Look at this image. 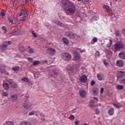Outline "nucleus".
<instances>
[{"mask_svg":"<svg viewBox=\"0 0 125 125\" xmlns=\"http://www.w3.org/2000/svg\"><path fill=\"white\" fill-rule=\"evenodd\" d=\"M29 0L30 1H31V0H25V3H26V4L28 3V2H29Z\"/></svg>","mask_w":125,"mask_h":125,"instance_id":"680f3d73","label":"nucleus"},{"mask_svg":"<svg viewBox=\"0 0 125 125\" xmlns=\"http://www.w3.org/2000/svg\"><path fill=\"white\" fill-rule=\"evenodd\" d=\"M65 36L68 37L69 39H75L76 37L77 38H80V36H78L77 34H74L72 32L70 31L65 32L64 33Z\"/></svg>","mask_w":125,"mask_h":125,"instance_id":"20e7f679","label":"nucleus"},{"mask_svg":"<svg viewBox=\"0 0 125 125\" xmlns=\"http://www.w3.org/2000/svg\"><path fill=\"white\" fill-rule=\"evenodd\" d=\"M3 125H8L6 122H5Z\"/></svg>","mask_w":125,"mask_h":125,"instance_id":"69168bd1","label":"nucleus"},{"mask_svg":"<svg viewBox=\"0 0 125 125\" xmlns=\"http://www.w3.org/2000/svg\"><path fill=\"white\" fill-rule=\"evenodd\" d=\"M103 8H104V9H105L106 12H109V11L111 10V9H110V7H109V6H108V5H104L103 6Z\"/></svg>","mask_w":125,"mask_h":125,"instance_id":"412c9836","label":"nucleus"},{"mask_svg":"<svg viewBox=\"0 0 125 125\" xmlns=\"http://www.w3.org/2000/svg\"><path fill=\"white\" fill-rule=\"evenodd\" d=\"M97 77L99 81H102V75L100 73L97 74Z\"/></svg>","mask_w":125,"mask_h":125,"instance_id":"bb28decb","label":"nucleus"},{"mask_svg":"<svg viewBox=\"0 0 125 125\" xmlns=\"http://www.w3.org/2000/svg\"><path fill=\"white\" fill-rule=\"evenodd\" d=\"M0 71L1 73H2V74H6L7 75L9 74V73H8L7 72H6V70H5V69H0Z\"/></svg>","mask_w":125,"mask_h":125,"instance_id":"2f4dec72","label":"nucleus"},{"mask_svg":"<svg viewBox=\"0 0 125 125\" xmlns=\"http://www.w3.org/2000/svg\"><path fill=\"white\" fill-rule=\"evenodd\" d=\"M94 84H95V81H92L91 82V85H92V86H93V85H94Z\"/></svg>","mask_w":125,"mask_h":125,"instance_id":"5fc2aeb1","label":"nucleus"},{"mask_svg":"<svg viewBox=\"0 0 125 125\" xmlns=\"http://www.w3.org/2000/svg\"><path fill=\"white\" fill-rule=\"evenodd\" d=\"M125 72L123 71H119L116 74L117 78L118 79H122L123 77L125 76Z\"/></svg>","mask_w":125,"mask_h":125,"instance_id":"423d86ee","label":"nucleus"},{"mask_svg":"<svg viewBox=\"0 0 125 125\" xmlns=\"http://www.w3.org/2000/svg\"><path fill=\"white\" fill-rule=\"evenodd\" d=\"M124 43L122 42H118L114 45V48L117 51H120L124 49Z\"/></svg>","mask_w":125,"mask_h":125,"instance_id":"f03ea898","label":"nucleus"},{"mask_svg":"<svg viewBox=\"0 0 125 125\" xmlns=\"http://www.w3.org/2000/svg\"><path fill=\"white\" fill-rule=\"evenodd\" d=\"M80 52H81V53H83V51H82V50H79Z\"/></svg>","mask_w":125,"mask_h":125,"instance_id":"774afa93","label":"nucleus"},{"mask_svg":"<svg viewBox=\"0 0 125 125\" xmlns=\"http://www.w3.org/2000/svg\"><path fill=\"white\" fill-rule=\"evenodd\" d=\"M20 69V67L18 66H17L13 67L12 68V70L13 71H15V72H16L17 71H19Z\"/></svg>","mask_w":125,"mask_h":125,"instance_id":"5701e85b","label":"nucleus"},{"mask_svg":"<svg viewBox=\"0 0 125 125\" xmlns=\"http://www.w3.org/2000/svg\"><path fill=\"white\" fill-rule=\"evenodd\" d=\"M62 41L66 45H67V44H69V40H68L67 38H62Z\"/></svg>","mask_w":125,"mask_h":125,"instance_id":"4be33fe9","label":"nucleus"},{"mask_svg":"<svg viewBox=\"0 0 125 125\" xmlns=\"http://www.w3.org/2000/svg\"><path fill=\"white\" fill-rule=\"evenodd\" d=\"M69 120H70V121H74L75 120V116L73 115H71L68 117Z\"/></svg>","mask_w":125,"mask_h":125,"instance_id":"473e14b6","label":"nucleus"},{"mask_svg":"<svg viewBox=\"0 0 125 125\" xmlns=\"http://www.w3.org/2000/svg\"><path fill=\"white\" fill-rule=\"evenodd\" d=\"M50 51H51V52H53V53H55V52H56V50H55V49H54V48H51L50 49Z\"/></svg>","mask_w":125,"mask_h":125,"instance_id":"3c124183","label":"nucleus"},{"mask_svg":"<svg viewBox=\"0 0 125 125\" xmlns=\"http://www.w3.org/2000/svg\"><path fill=\"white\" fill-rule=\"evenodd\" d=\"M100 92H101V93H102L103 92H104V88H101Z\"/></svg>","mask_w":125,"mask_h":125,"instance_id":"13d9d810","label":"nucleus"},{"mask_svg":"<svg viewBox=\"0 0 125 125\" xmlns=\"http://www.w3.org/2000/svg\"><path fill=\"white\" fill-rule=\"evenodd\" d=\"M113 44V41L112 40H109V43H107L106 45L107 47H111L112 46V44Z\"/></svg>","mask_w":125,"mask_h":125,"instance_id":"393cba45","label":"nucleus"},{"mask_svg":"<svg viewBox=\"0 0 125 125\" xmlns=\"http://www.w3.org/2000/svg\"><path fill=\"white\" fill-rule=\"evenodd\" d=\"M107 53L108 54H109L110 55H111V54H112V51H111L110 50H108L107 51Z\"/></svg>","mask_w":125,"mask_h":125,"instance_id":"bf43d9fd","label":"nucleus"},{"mask_svg":"<svg viewBox=\"0 0 125 125\" xmlns=\"http://www.w3.org/2000/svg\"><path fill=\"white\" fill-rule=\"evenodd\" d=\"M100 55V53H99V51H96L95 53V56H99Z\"/></svg>","mask_w":125,"mask_h":125,"instance_id":"c03bdc74","label":"nucleus"},{"mask_svg":"<svg viewBox=\"0 0 125 125\" xmlns=\"http://www.w3.org/2000/svg\"><path fill=\"white\" fill-rule=\"evenodd\" d=\"M5 45H7V46L8 45H10V44L11 43V41L6 42H5Z\"/></svg>","mask_w":125,"mask_h":125,"instance_id":"79ce46f5","label":"nucleus"},{"mask_svg":"<svg viewBox=\"0 0 125 125\" xmlns=\"http://www.w3.org/2000/svg\"><path fill=\"white\" fill-rule=\"evenodd\" d=\"M118 56L120 59L123 60L125 59V52L124 51H121L119 53Z\"/></svg>","mask_w":125,"mask_h":125,"instance_id":"9d476101","label":"nucleus"},{"mask_svg":"<svg viewBox=\"0 0 125 125\" xmlns=\"http://www.w3.org/2000/svg\"><path fill=\"white\" fill-rule=\"evenodd\" d=\"M13 34V35H20L23 34V32L22 30H21V29H19L17 31H14Z\"/></svg>","mask_w":125,"mask_h":125,"instance_id":"ddd939ff","label":"nucleus"},{"mask_svg":"<svg viewBox=\"0 0 125 125\" xmlns=\"http://www.w3.org/2000/svg\"><path fill=\"white\" fill-rule=\"evenodd\" d=\"M92 41L94 42H97V38L96 37H94Z\"/></svg>","mask_w":125,"mask_h":125,"instance_id":"864d4df0","label":"nucleus"},{"mask_svg":"<svg viewBox=\"0 0 125 125\" xmlns=\"http://www.w3.org/2000/svg\"><path fill=\"white\" fill-rule=\"evenodd\" d=\"M99 89L96 87H94L93 88V94L94 95H97L98 94V91Z\"/></svg>","mask_w":125,"mask_h":125,"instance_id":"a211bd4d","label":"nucleus"},{"mask_svg":"<svg viewBox=\"0 0 125 125\" xmlns=\"http://www.w3.org/2000/svg\"><path fill=\"white\" fill-rule=\"evenodd\" d=\"M21 21H25V19L22 18V19L21 20Z\"/></svg>","mask_w":125,"mask_h":125,"instance_id":"0e129e2a","label":"nucleus"},{"mask_svg":"<svg viewBox=\"0 0 125 125\" xmlns=\"http://www.w3.org/2000/svg\"><path fill=\"white\" fill-rule=\"evenodd\" d=\"M90 106V107H92L93 108H94V107H95V105L93 104H91Z\"/></svg>","mask_w":125,"mask_h":125,"instance_id":"052dcab7","label":"nucleus"},{"mask_svg":"<svg viewBox=\"0 0 125 125\" xmlns=\"http://www.w3.org/2000/svg\"><path fill=\"white\" fill-rule=\"evenodd\" d=\"M116 87H117V89H119V90L124 89V86L123 85H117Z\"/></svg>","mask_w":125,"mask_h":125,"instance_id":"c756f323","label":"nucleus"},{"mask_svg":"<svg viewBox=\"0 0 125 125\" xmlns=\"http://www.w3.org/2000/svg\"><path fill=\"white\" fill-rule=\"evenodd\" d=\"M39 64H40V61H36L33 62V66H37Z\"/></svg>","mask_w":125,"mask_h":125,"instance_id":"f704fd0d","label":"nucleus"},{"mask_svg":"<svg viewBox=\"0 0 125 125\" xmlns=\"http://www.w3.org/2000/svg\"><path fill=\"white\" fill-rule=\"evenodd\" d=\"M61 5L63 8L67 15H73L76 12V6L69 0H62L61 1Z\"/></svg>","mask_w":125,"mask_h":125,"instance_id":"f257e3e1","label":"nucleus"},{"mask_svg":"<svg viewBox=\"0 0 125 125\" xmlns=\"http://www.w3.org/2000/svg\"><path fill=\"white\" fill-rule=\"evenodd\" d=\"M7 82L12 87L14 88H17L18 87V84L15 81H14L13 80L9 79L7 80Z\"/></svg>","mask_w":125,"mask_h":125,"instance_id":"39448f33","label":"nucleus"},{"mask_svg":"<svg viewBox=\"0 0 125 125\" xmlns=\"http://www.w3.org/2000/svg\"><path fill=\"white\" fill-rule=\"evenodd\" d=\"M20 125H32V124L29 122H26L25 121H22L20 123Z\"/></svg>","mask_w":125,"mask_h":125,"instance_id":"dca6fc26","label":"nucleus"},{"mask_svg":"<svg viewBox=\"0 0 125 125\" xmlns=\"http://www.w3.org/2000/svg\"><path fill=\"white\" fill-rule=\"evenodd\" d=\"M0 14L1 16H4V15H5V12H4V10H2L1 11Z\"/></svg>","mask_w":125,"mask_h":125,"instance_id":"37998d69","label":"nucleus"},{"mask_svg":"<svg viewBox=\"0 0 125 125\" xmlns=\"http://www.w3.org/2000/svg\"><path fill=\"white\" fill-rule=\"evenodd\" d=\"M115 33H116V36L117 37H120V31H116L115 32Z\"/></svg>","mask_w":125,"mask_h":125,"instance_id":"de8ad7c7","label":"nucleus"},{"mask_svg":"<svg viewBox=\"0 0 125 125\" xmlns=\"http://www.w3.org/2000/svg\"><path fill=\"white\" fill-rule=\"evenodd\" d=\"M107 13H108L109 16H110V17H114V15L113 14V12L111 11V10L109 11V12H108Z\"/></svg>","mask_w":125,"mask_h":125,"instance_id":"e433bc0d","label":"nucleus"},{"mask_svg":"<svg viewBox=\"0 0 125 125\" xmlns=\"http://www.w3.org/2000/svg\"><path fill=\"white\" fill-rule=\"evenodd\" d=\"M100 111H99V109H96V114H97V115H98V114H99Z\"/></svg>","mask_w":125,"mask_h":125,"instance_id":"4d7b16f0","label":"nucleus"},{"mask_svg":"<svg viewBox=\"0 0 125 125\" xmlns=\"http://www.w3.org/2000/svg\"><path fill=\"white\" fill-rule=\"evenodd\" d=\"M53 73L54 75H56V76H57L60 74V71L59 70H57L55 69L53 70Z\"/></svg>","mask_w":125,"mask_h":125,"instance_id":"b1692460","label":"nucleus"},{"mask_svg":"<svg viewBox=\"0 0 125 125\" xmlns=\"http://www.w3.org/2000/svg\"><path fill=\"white\" fill-rule=\"evenodd\" d=\"M113 106L115 107V108H117V109H119V108H121V106L118 105L117 104H113Z\"/></svg>","mask_w":125,"mask_h":125,"instance_id":"4c0bfd02","label":"nucleus"},{"mask_svg":"<svg viewBox=\"0 0 125 125\" xmlns=\"http://www.w3.org/2000/svg\"><path fill=\"white\" fill-rule=\"evenodd\" d=\"M27 60H28L29 62H31L32 63V62H34V60L33 59V58H28Z\"/></svg>","mask_w":125,"mask_h":125,"instance_id":"49530a36","label":"nucleus"},{"mask_svg":"<svg viewBox=\"0 0 125 125\" xmlns=\"http://www.w3.org/2000/svg\"><path fill=\"white\" fill-rule=\"evenodd\" d=\"M22 14H23L24 15H25V17H27V16H28V13H27V12H23V13H22V12H21L19 15V16H22Z\"/></svg>","mask_w":125,"mask_h":125,"instance_id":"7c9ffc66","label":"nucleus"},{"mask_svg":"<svg viewBox=\"0 0 125 125\" xmlns=\"http://www.w3.org/2000/svg\"><path fill=\"white\" fill-rule=\"evenodd\" d=\"M6 124H7V125H13V122L12 121H7L6 122Z\"/></svg>","mask_w":125,"mask_h":125,"instance_id":"58836bf2","label":"nucleus"},{"mask_svg":"<svg viewBox=\"0 0 125 125\" xmlns=\"http://www.w3.org/2000/svg\"><path fill=\"white\" fill-rule=\"evenodd\" d=\"M35 114V111H32L31 112H30L28 114L29 116H33Z\"/></svg>","mask_w":125,"mask_h":125,"instance_id":"8fccbe9b","label":"nucleus"},{"mask_svg":"<svg viewBox=\"0 0 125 125\" xmlns=\"http://www.w3.org/2000/svg\"><path fill=\"white\" fill-rule=\"evenodd\" d=\"M31 106H32V103L29 102H26L23 104V107L24 109H30V108H31Z\"/></svg>","mask_w":125,"mask_h":125,"instance_id":"0eeeda50","label":"nucleus"},{"mask_svg":"<svg viewBox=\"0 0 125 125\" xmlns=\"http://www.w3.org/2000/svg\"><path fill=\"white\" fill-rule=\"evenodd\" d=\"M19 50L21 52H24L25 51V49L24 47H21L19 48Z\"/></svg>","mask_w":125,"mask_h":125,"instance_id":"c9c22d12","label":"nucleus"},{"mask_svg":"<svg viewBox=\"0 0 125 125\" xmlns=\"http://www.w3.org/2000/svg\"><path fill=\"white\" fill-rule=\"evenodd\" d=\"M66 70L69 72V73H73V72H74V68L70 65H68L66 66Z\"/></svg>","mask_w":125,"mask_h":125,"instance_id":"4468645a","label":"nucleus"},{"mask_svg":"<svg viewBox=\"0 0 125 125\" xmlns=\"http://www.w3.org/2000/svg\"><path fill=\"white\" fill-rule=\"evenodd\" d=\"M74 54L75 59H76V60H80V59L81 58V54L78 52H75Z\"/></svg>","mask_w":125,"mask_h":125,"instance_id":"f8f14e48","label":"nucleus"},{"mask_svg":"<svg viewBox=\"0 0 125 125\" xmlns=\"http://www.w3.org/2000/svg\"><path fill=\"white\" fill-rule=\"evenodd\" d=\"M7 49V45L4 44H2L0 46V52H3L5 50Z\"/></svg>","mask_w":125,"mask_h":125,"instance_id":"9b49d317","label":"nucleus"},{"mask_svg":"<svg viewBox=\"0 0 125 125\" xmlns=\"http://www.w3.org/2000/svg\"><path fill=\"white\" fill-rule=\"evenodd\" d=\"M80 52H81V53H83V51H82V50H79Z\"/></svg>","mask_w":125,"mask_h":125,"instance_id":"338daca9","label":"nucleus"},{"mask_svg":"<svg viewBox=\"0 0 125 125\" xmlns=\"http://www.w3.org/2000/svg\"><path fill=\"white\" fill-rule=\"evenodd\" d=\"M3 86L6 90H7L9 88V86L8 85V83H3Z\"/></svg>","mask_w":125,"mask_h":125,"instance_id":"aec40b11","label":"nucleus"},{"mask_svg":"<svg viewBox=\"0 0 125 125\" xmlns=\"http://www.w3.org/2000/svg\"><path fill=\"white\" fill-rule=\"evenodd\" d=\"M79 124H80V121H79V120H77L75 122V125H78Z\"/></svg>","mask_w":125,"mask_h":125,"instance_id":"6e6d98bb","label":"nucleus"},{"mask_svg":"<svg viewBox=\"0 0 125 125\" xmlns=\"http://www.w3.org/2000/svg\"><path fill=\"white\" fill-rule=\"evenodd\" d=\"M14 20H15V18L13 16H11L9 18V21L12 24H14Z\"/></svg>","mask_w":125,"mask_h":125,"instance_id":"6ab92c4d","label":"nucleus"},{"mask_svg":"<svg viewBox=\"0 0 125 125\" xmlns=\"http://www.w3.org/2000/svg\"><path fill=\"white\" fill-rule=\"evenodd\" d=\"M85 91L84 90H80L79 91V94L81 97L84 98L85 97Z\"/></svg>","mask_w":125,"mask_h":125,"instance_id":"2eb2a0df","label":"nucleus"},{"mask_svg":"<svg viewBox=\"0 0 125 125\" xmlns=\"http://www.w3.org/2000/svg\"><path fill=\"white\" fill-rule=\"evenodd\" d=\"M28 53H29V54H32V53H34V49L33 48H30V50L28 51Z\"/></svg>","mask_w":125,"mask_h":125,"instance_id":"a19ab883","label":"nucleus"},{"mask_svg":"<svg viewBox=\"0 0 125 125\" xmlns=\"http://www.w3.org/2000/svg\"><path fill=\"white\" fill-rule=\"evenodd\" d=\"M2 95L3 96H5V97H7V96H8V94H7V93H6V92H3L2 94Z\"/></svg>","mask_w":125,"mask_h":125,"instance_id":"09e8293b","label":"nucleus"},{"mask_svg":"<svg viewBox=\"0 0 125 125\" xmlns=\"http://www.w3.org/2000/svg\"><path fill=\"white\" fill-rule=\"evenodd\" d=\"M108 114L109 116H113L114 115V108H111L108 110Z\"/></svg>","mask_w":125,"mask_h":125,"instance_id":"f3484780","label":"nucleus"},{"mask_svg":"<svg viewBox=\"0 0 125 125\" xmlns=\"http://www.w3.org/2000/svg\"><path fill=\"white\" fill-rule=\"evenodd\" d=\"M41 121L42 122H43V121H45V118H41Z\"/></svg>","mask_w":125,"mask_h":125,"instance_id":"e2e57ef3","label":"nucleus"},{"mask_svg":"<svg viewBox=\"0 0 125 125\" xmlns=\"http://www.w3.org/2000/svg\"><path fill=\"white\" fill-rule=\"evenodd\" d=\"M125 63L124 62V61L121 60H119L116 61V66L117 67H119L120 68H122V67H124Z\"/></svg>","mask_w":125,"mask_h":125,"instance_id":"6e6552de","label":"nucleus"},{"mask_svg":"<svg viewBox=\"0 0 125 125\" xmlns=\"http://www.w3.org/2000/svg\"><path fill=\"white\" fill-rule=\"evenodd\" d=\"M21 81L24 82V83H29V79L26 78V77H23L21 79Z\"/></svg>","mask_w":125,"mask_h":125,"instance_id":"cd10ccee","label":"nucleus"},{"mask_svg":"<svg viewBox=\"0 0 125 125\" xmlns=\"http://www.w3.org/2000/svg\"><path fill=\"white\" fill-rule=\"evenodd\" d=\"M120 82L121 83H125V79L120 80Z\"/></svg>","mask_w":125,"mask_h":125,"instance_id":"603ef678","label":"nucleus"},{"mask_svg":"<svg viewBox=\"0 0 125 125\" xmlns=\"http://www.w3.org/2000/svg\"><path fill=\"white\" fill-rule=\"evenodd\" d=\"M62 57L65 61H69V60H71L72 56H71V54H69L68 53L64 52L62 54Z\"/></svg>","mask_w":125,"mask_h":125,"instance_id":"7ed1b4c3","label":"nucleus"},{"mask_svg":"<svg viewBox=\"0 0 125 125\" xmlns=\"http://www.w3.org/2000/svg\"><path fill=\"white\" fill-rule=\"evenodd\" d=\"M31 33H32V36H33V37H34V38H38V36L37 35V34L36 33H35V31L32 30L31 31Z\"/></svg>","mask_w":125,"mask_h":125,"instance_id":"72a5a7b5","label":"nucleus"},{"mask_svg":"<svg viewBox=\"0 0 125 125\" xmlns=\"http://www.w3.org/2000/svg\"><path fill=\"white\" fill-rule=\"evenodd\" d=\"M1 29H2V30H3V31H4V34H5V33H6V32H7L6 27H5V26H2V27H1Z\"/></svg>","mask_w":125,"mask_h":125,"instance_id":"ea45409f","label":"nucleus"},{"mask_svg":"<svg viewBox=\"0 0 125 125\" xmlns=\"http://www.w3.org/2000/svg\"><path fill=\"white\" fill-rule=\"evenodd\" d=\"M54 22V23H55V24H56L57 25H58V26H59L60 27H61V26H62V23L56 20Z\"/></svg>","mask_w":125,"mask_h":125,"instance_id":"c85d7f7f","label":"nucleus"},{"mask_svg":"<svg viewBox=\"0 0 125 125\" xmlns=\"http://www.w3.org/2000/svg\"><path fill=\"white\" fill-rule=\"evenodd\" d=\"M79 80L81 83H86V81H87V77H86V75H82Z\"/></svg>","mask_w":125,"mask_h":125,"instance_id":"1a4fd4ad","label":"nucleus"},{"mask_svg":"<svg viewBox=\"0 0 125 125\" xmlns=\"http://www.w3.org/2000/svg\"><path fill=\"white\" fill-rule=\"evenodd\" d=\"M103 62L105 66H107L109 64L106 60H103Z\"/></svg>","mask_w":125,"mask_h":125,"instance_id":"a18cd8bd","label":"nucleus"},{"mask_svg":"<svg viewBox=\"0 0 125 125\" xmlns=\"http://www.w3.org/2000/svg\"><path fill=\"white\" fill-rule=\"evenodd\" d=\"M11 98L14 99V101H16L17 100V98H18V96L16 94L12 95L11 96Z\"/></svg>","mask_w":125,"mask_h":125,"instance_id":"a878e982","label":"nucleus"}]
</instances>
